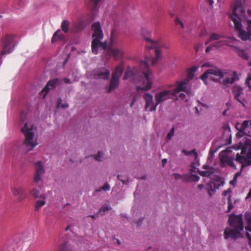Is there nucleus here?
Instances as JSON below:
<instances>
[{"instance_id":"nucleus-1","label":"nucleus","mask_w":251,"mask_h":251,"mask_svg":"<svg viewBox=\"0 0 251 251\" xmlns=\"http://www.w3.org/2000/svg\"><path fill=\"white\" fill-rule=\"evenodd\" d=\"M247 14L251 17V10L247 11ZM230 17L238 31V36L244 41L250 39L251 37V19H248L246 17L244 8L238 3H236L233 9V15H230Z\"/></svg>"},{"instance_id":"nucleus-2","label":"nucleus","mask_w":251,"mask_h":251,"mask_svg":"<svg viewBox=\"0 0 251 251\" xmlns=\"http://www.w3.org/2000/svg\"><path fill=\"white\" fill-rule=\"evenodd\" d=\"M150 72V71L147 62L142 61L140 62V68L136 67L131 69L128 67L123 78L124 79L129 78L131 82L143 84V87L137 86V90L147 91L151 87V82L149 77Z\"/></svg>"},{"instance_id":"nucleus-3","label":"nucleus","mask_w":251,"mask_h":251,"mask_svg":"<svg viewBox=\"0 0 251 251\" xmlns=\"http://www.w3.org/2000/svg\"><path fill=\"white\" fill-rule=\"evenodd\" d=\"M228 222L232 229H226L224 231V238L227 239L231 238L234 240L241 237V231L243 230L244 225L242 215H231L228 219Z\"/></svg>"},{"instance_id":"nucleus-4","label":"nucleus","mask_w":251,"mask_h":251,"mask_svg":"<svg viewBox=\"0 0 251 251\" xmlns=\"http://www.w3.org/2000/svg\"><path fill=\"white\" fill-rule=\"evenodd\" d=\"M35 130L34 126L31 123H26L21 129L25 136L23 148L26 152L32 150L37 145L36 140L34 139Z\"/></svg>"},{"instance_id":"nucleus-5","label":"nucleus","mask_w":251,"mask_h":251,"mask_svg":"<svg viewBox=\"0 0 251 251\" xmlns=\"http://www.w3.org/2000/svg\"><path fill=\"white\" fill-rule=\"evenodd\" d=\"M92 29L94 31L92 35L93 40L92 42V51L94 54H97L99 47L105 50L107 45L105 42L102 43L100 41L103 38V33L100 23L97 22L93 24Z\"/></svg>"},{"instance_id":"nucleus-6","label":"nucleus","mask_w":251,"mask_h":251,"mask_svg":"<svg viewBox=\"0 0 251 251\" xmlns=\"http://www.w3.org/2000/svg\"><path fill=\"white\" fill-rule=\"evenodd\" d=\"M226 72H223L217 67H214L206 70L201 76V78L204 82L209 78L215 82L220 83L221 79L225 76Z\"/></svg>"},{"instance_id":"nucleus-7","label":"nucleus","mask_w":251,"mask_h":251,"mask_svg":"<svg viewBox=\"0 0 251 251\" xmlns=\"http://www.w3.org/2000/svg\"><path fill=\"white\" fill-rule=\"evenodd\" d=\"M235 128L238 130L237 137H241L244 135L251 137V123H249L248 121H244L242 124L236 123Z\"/></svg>"},{"instance_id":"nucleus-8","label":"nucleus","mask_w":251,"mask_h":251,"mask_svg":"<svg viewBox=\"0 0 251 251\" xmlns=\"http://www.w3.org/2000/svg\"><path fill=\"white\" fill-rule=\"evenodd\" d=\"M245 88L239 85H234L232 88L234 99L245 106Z\"/></svg>"},{"instance_id":"nucleus-9","label":"nucleus","mask_w":251,"mask_h":251,"mask_svg":"<svg viewBox=\"0 0 251 251\" xmlns=\"http://www.w3.org/2000/svg\"><path fill=\"white\" fill-rule=\"evenodd\" d=\"M14 36L12 35H6L2 38V50L1 52V56L5 54L10 53L13 50L14 45L13 44Z\"/></svg>"},{"instance_id":"nucleus-10","label":"nucleus","mask_w":251,"mask_h":251,"mask_svg":"<svg viewBox=\"0 0 251 251\" xmlns=\"http://www.w3.org/2000/svg\"><path fill=\"white\" fill-rule=\"evenodd\" d=\"M172 96H173L172 91L165 90L157 93L155 95L154 99L156 101V104L158 105L172 98Z\"/></svg>"},{"instance_id":"nucleus-11","label":"nucleus","mask_w":251,"mask_h":251,"mask_svg":"<svg viewBox=\"0 0 251 251\" xmlns=\"http://www.w3.org/2000/svg\"><path fill=\"white\" fill-rule=\"evenodd\" d=\"M92 75L95 79H107L110 76V71L105 68L102 67L93 71Z\"/></svg>"},{"instance_id":"nucleus-12","label":"nucleus","mask_w":251,"mask_h":251,"mask_svg":"<svg viewBox=\"0 0 251 251\" xmlns=\"http://www.w3.org/2000/svg\"><path fill=\"white\" fill-rule=\"evenodd\" d=\"M251 150L247 153L246 156L240 155L237 153L236 161L242 164V169L244 167L251 165Z\"/></svg>"},{"instance_id":"nucleus-13","label":"nucleus","mask_w":251,"mask_h":251,"mask_svg":"<svg viewBox=\"0 0 251 251\" xmlns=\"http://www.w3.org/2000/svg\"><path fill=\"white\" fill-rule=\"evenodd\" d=\"M146 101L145 109L149 108V111L151 112L155 111L158 105L156 104V101L154 103L153 100V96L150 93H147L143 96Z\"/></svg>"},{"instance_id":"nucleus-14","label":"nucleus","mask_w":251,"mask_h":251,"mask_svg":"<svg viewBox=\"0 0 251 251\" xmlns=\"http://www.w3.org/2000/svg\"><path fill=\"white\" fill-rule=\"evenodd\" d=\"M107 52L110 56L114 58L115 60L121 59L124 55V51L121 49L111 46L108 47Z\"/></svg>"},{"instance_id":"nucleus-15","label":"nucleus","mask_w":251,"mask_h":251,"mask_svg":"<svg viewBox=\"0 0 251 251\" xmlns=\"http://www.w3.org/2000/svg\"><path fill=\"white\" fill-rule=\"evenodd\" d=\"M35 175L34 177V181L38 183L41 180V176L45 173V170L41 161H38L35 164Z\"/></svg>"},{"instance_id":"nucleus-16","label":"nucleus","mask_w":251,"mask_h":251,"mask_svg":"<svg viewBox=\"0 0 251 251\" xmlns=\"http://www.w3.org/2000/svg\"><path fill=\"white\" fill-rule=\"evenodd\" d=\"M230 77L226 76L225 78L220 81V84L226 86L228 84H232L235 81L239 79V76L236 72L233 71L230 75Z\"/></svg>"},{"instance_id":"nucleus-17","label":"nucleus","mask_w":251,"mask_h":251,"mask_svg":"<svg viewBox=\"0 0 251 251\" xmlns=\"http://www.w3.org/2000/svg\"><path fill=\"white\" fill-rule=\"evenodd\" d=\"M226 151L221 152L219 153L220 161L225 164L226 163L229 166L235 168V166L233 163V159L226 154Z\"/></svg>"},{"instance_id":"nucleus-18","label":"nucleus","mask_w":251,"mask_h":251,"mask_svg":"<svg viewBox=\"0 0 251 251\" xmlns=\"http://www.w3.org/2000/svg\"><path fill=\"white\" fill-rule=\"evenodd\" d=\"M183 91L187 94L192 95L191 90L187 87V85H185V83L183 82H177V87L172 91L173 93V96L176 97V95L180 92Z\"/></svg>"},{"instance_id":"nucleus-19","label":"nucleus","mask_w":251,"mask_h":251,"mask_svg":"<svg viewBox=\"0 0 251 251\" xmlns=\"http://www.w3.org/2000/svg\"><path fill=\"white\" fill-rule=\"evenodd\" d=\"M25 189L22 187H13L12 188V194L17 197L18 201H22L25 198Z\"/></svg>"},{"instance_id":"nucleus-20","label":"nucleus","mask_w":251,"mask_h":251,"mask_svg":"<svg viewBox=\"0 0 251 251\" xmlns=\"http://www.w3.org/2000/svg\"><path fill=\"white\" fill-rule=\"evenodd\" d=\"M61 80L58 78H55L50 80L47 84L46 86L44 87L42 91L45 92L47 94L50 89H54L57 86L60 85Z\"/></svg>"},{"instance_id":"nucleus-21","label":"nucleus","mask_w":251,"mask_h":251,"mask_svg":"<svg viewBox=\"0 0 251 251\" xmlns=\"http://www.w3.org/2000/svg\"><path fill=\"white\" fill-rule=\"evenodd\" d=\"M119 77L118 76H112L111 79L110 81V85L109 86H107L106 88H108L107 92L110 93L113 90L116 89L119 83Z\"/></svg>"},{"instance_id":"nucleus-22","label":"nucleus","mask_w":251,"mask_h":251,"mask_svg":"<svg viewBox=\"0 0 251 251\" xmlns=\"http://www.w3.org/2000/svg\"><path fill=\"white\" fill-rule=\"evenodd\" d=\"M144 39H145V40L151 44L150 45L146 46V47L150 49H151L152 48H155L156 47H162L160 44V43L158 41L152 40L149 37H144Z\"/></svg>"},{"instance_id":"nucleus-23","label":"nucleus","mask_w":251,"mask_h":251,"mask_svg":"<svg viewBox=\"0 0 251 251\" xmlns=\"http://www.w3.org/2000/svg\"><path fill=\"white\" fill-rule=\"evenodd\" d=\"M123 72V63L122 62L120 64L118 65L115 71L112 73V76H118L120 77Z\"/></svg>"},{"instance_id":"nucleus-24","label":"nucleus","mask_w":251,"mask_h":251,"mask_svg":"<svg viewBox=\"0 0 251 251\" xmlns=\"http://www.w3.org/2000/svg\"><path fill=\"white\" fill-rule=\"evenodd\" d=\"M110 185L107 182H106L102 186L100 187L94 192L93 196L97 195L98 193L101 191H108L110 190Z\"/></svg>"},{"instance_id":"nucleus-25","label":"nucleus","mask_w":251,"mask_h":251,"mask_svg":"<svg viewBox=\"0 0 251 251\" xmlns=\"http://www.w3.org/2000/svg\"><path fill=\"white\" fill-rule=\"evenodd\" d=\"M31 195L33 196L35 198H40L42 199H45L46 198V196L45 194H40V192L39 190H37L36 188H33L30 191Z\"/></svg>"},{"instance_id":"nucleus-26","label":"nucleus","mask_w":251,"mask_h":251,"mask_svg":"<svg viewBox=\"0 0 251 251\" xmlns=\"http://www.w3.org/2000/svg\"><path fill=\"white\" fill-rule=\"evenodd\" d=\"M231 48H232L233 50L236 51L238 55L241 57L242 58L244 59L248 58V55L244 50H240L236 46H231Z\"/></svg>"},{"instance_id":"nucleus-27","label":"nucleus","mask_w":251,"mask_h":251,"mask_svg":"<svg viewBox=\"0 0 251 251\" xmlns=\"http://www.w3.org/2000/svg\"><path fill=\"white\" fill-rule=\"evenodd\" d=\"M245 219L247 221L248 225L246 226V230L251 232V213H246L245 214Z\"/></svg>"},{"instance_id":"nucleus-28","label":"nucleus","mask_w":251,"mask_h":251,"mask_svg":"<svg viewBox=\"0 0 251 251\" xmlns=\"http://www.w3.org/2000/svg\"><path fill=\"white\" fill-rule=\"evenodd\" d=\"M200 177L196 175H185V178L183 181H191L194 182H197L200 180Z\"/></svg>"},{"instance_id":"nucleus-29","label":"nucleus","mask_w":251,"mask_h":251,"mask_svg":"<svg viewBox=\"0 0 251 251\" xmlns=\"http://www.w3.org/2000/svg\"><path fill=\"white\" fill-rule=\"evenodd\" d=\"M100 0H89L88 3V6L90 7L91 10L95 11L97 8V5Z\"/></svg>"},{"instance_id":"nucleus-30","label":"nucleus","mask_w":251,"mask_h":251,"mask_svg":"<svg viewBox=\"0 0 251 251\" xmlns=\"http://www.w3.org/2000/svg\"><path fill=\"white\" fill-rule=\"evenodd\" d=\"M112 209V207L108 204H104L102 205L98 211V213L101 215H104L108 211Z\"/></svg>"},{"instance_id":"nucleus-31","label":"nucleus","mask_w":251,"mask_h":251,"mask_svg":"<svg viewBox=\"0 0 251 251\" xmlns=\"http://www.w3.org/2000/svg\"><path fill=\"white\" fill-rule=\"evenodd\" d=\"M251 148V139H247L245 143V146L243 147L242 150L241 154H243L246 153L247 150H250Z\"/></svg>"},{"instance_id":"nucleus-32","label":"nucleus","mask_w":251,"mask_h":251,"mask_svg":"<svg viewBox=\"0 0 251 251\" xmlns=\"http://www.w3.org/2000/svg\"><path fill=\"white\" fill-rule=\"evenodd\" d=\"M182 153L187 156L191 155L192 154L194 155V156H195V159L196 160H197L198 157V154L195 149H193V150H192L191 151H186L185 150H182Z\"/></svg>"},{"instance_id":"nucleus-33","label":"nucleus","mask_w":251,"mask_h":251,"mask_svg":"<svg viewBox=\"0 0 251 251\" xmlns=\"http://www.w3.org/2000/svg\"><path fill=\"white\" fill-rule=\"evenodd\" d=\"M223 36L221 35L216 33H212L209 36V41H218Z\"/></svg>"},{"instance_id":"nucleus-34","label":"nucleus","mask_w":251,"mask_h":251,"mask_svg":"<svg viewBox=\"0 0 251 251\" xmlns=\"http://www.w3.org/2000/svg\"><path fill=\"white\" fill-rule=\"evenodd\" d=\"M198 173L201 176L209 177L212 174L214 173V171H201L199 170H198Z\"/></svg>"},{"instance_id":"nucleus-35","label":"nucleus","mask_w":251,"mask_h":251,"mask_svg":"<svg viewBox=\"0 0 251 251\" xmlns=\"http://www.w3.org/2000/svg\"><path fill=\"white\" fill-rule=\"evenodd\" d=\"M155 57L152 58L151 59V64L152 65H155L156 64V63L158 61V59L160 57L161 51L159 50L156 49L155 51Z\"/></svg>"},{"instance_id":"nucleus-36","label":"nucleus","mask_w":251,"mask_h":251,"mask_svg":"<svg viewBox=\"0 0 251 251\" xmlns=\"http://www.w3.org/2000/svg\"><path fill=\"white\" fill-rule=\"evenodd\" d=\"M92 157L96 161L101 162L102 160L103 153L99 151L98 154L92 155Z\"/></svg>"},{"instance_id":"nucleus-37","label":"nucleus","mask_w":251,"mask_h":251,"mask_svg":"<svg viewBox=\"0 0 251 251\" xmlns=\"http://www.w3.org/2000/svg\"><path fill=\"white\" fill-rule=\"evenodd\" d=\"M69 22L67 20H64L62 22V25H61V28L62 30L65 32L67 33L69 31Z\"/></svg>"},{"instance_id":"nucleus-38","label":"nucleus","mask_w":251,"mask_h":251,"mask_svg":"<svg viewBox=\"0 0 251 251\" xmlns=\"http://www.w3.org/2000/svg\"><path fill=\"white\" fill-rule=\"evenodd\" d=\"M225 43H226L224 40H218L212 44V46L214 48L219 49L224 46Z\"/></svg>"},{"instance_id":"nucleus-39","label":"nucleus","mask_w":251,"mask_h":251,"mask_svg":"<svg viewBox=\"0 0 251 251\" xmlns=\"http://www.w3.org/2000/svg\"><path fill=\"white\" fill-rule=\"evenodd\" d=\"M226 39L224 40L226 43L225 44V45L231 47L230 44H234L235 42H236V39L234 37H226Z\"/></svg>"},{"instance_id":"nucleus-40","label":"nucleus","mask_w":251,"mask_h":251,"mask_svg":"<svg viewBox=\"0 0 251 251\" xmlns=\"http://www.w3.org/2000/svg\"><path fill=\"white\" fill-rule=\"evenodd\" d=\"M197 70V67H193L188 70L187 77L189 78V79H191L192 78L193 75L196 72Z\"/></svg>"},{"instance_id":"nucleus-41","label":"nucleus","mask_w":251,"mask_h":251,"mask_svg":"<svg viewBox=\"0 0 251 251\" xmlns=\"http://www.w3.org/2000/svg\"><path fill=\"white\" fill-rule=\"evenodd\" d=\"M117 177V178L123 183V184L127 185L129 182L128 176H126L125 179H124L122 178L123 176L121 175H118Z\"/></svg>"},{"instance_id":"nucleus-42","label":"nucleus","mask_w":251,"mask_h":251,"mask_svg":"<svg viewBox=\"0 0 251 251\" xmlns=\"http://www.w3.org/2000/svg\"><path fill=\"white\" fill-rule=\"evenodd\" d=\"M46 202L44 201H37L35 205V210L38 211L41 207L44 205Z\"/></svg>"},{"instance_id":"nucleus-43","label":"nucleus","mask_w":251,"mask_h":251,"mask_svg":"<svg viewBox=\"0 0 251 251\" xmlns=\"http://www.w3.org/2000/svg\"><path fill=\"white\" fill-rule=\"evenodd\" d=\"M62 34L61 33V31L60 30H58L56 31L53 34V37L51 39V42L54 43L55 42V37H57L59 39L61 38V36H62Z\"/></svg>"},{"instance_id":"nucleus-44","label":"nucleus","mask_w":251,"mask_h":251,"mask_svg":"<svg viewBox=\"0 0 251 251\" xmlns=\"http://www.w3.org/2000/svg\"><path fill=\"white\" fill-rule=\"evenodd\" d=\"M175 128V127H172L171 130L167 134V138L168 140H170L172 138V137L174 135Z\"/></svg>"},{"instance_id":"nucleus-45","label":"nucleus","mask_w":251,"mask_h":251,"mask_svg":"<svg viewBox=\"0 0 251 251\" xmlns=\"http://www.w3.org/2000/svg\"><path fill=\"white\" fill-rule=\"evenodd\" d=\"M173 176L175 180L182 179L183 181V179L185 178V175L182 176L178 173H174Z\"/></svg>"},{"instance_id":"nucleus-46","label":"nucleus","mask_w":251,"mask_h":251,"mask_svg":"<svg viewBox=\"0 0 251 251\" xmlns=\"http://www.w3.org/2000/svg\"><path fill=\"white\" fill-rule=\"evenodd\" d=\"M59 249L60 251H71L69 249H68L67 244L66 243H63L60 245L59 247Z\"/></svg>"},{"instance_id":"nucleus-47","label":"nucleus","mask_w":251,"mask_h":251,"mask_svg":"<svg viewBox=\"0 0 251 251\" xmlns=\"http://www.w3.org/2000/svg\"><path fill=\"white\" fill-rule=\"evenodd\" d=\"M61 99L60 98L59 100H58V103L57 104V107H62V108L65 109V108H68L69 107V104L68 103H65V104H62L61 103Z\"/></svg>"},{"instance_id":"nucleus-48","label":"nucleus","mask_w":251,"mask_h":251,"mask_svg":"<svg viewBox=\"0 0 251 251\" xmlns=\"http://www.w3.org/2000/svg\"><path fill=\"white\" fill-rule=\"evenodd\" d=\"M83 28H84V26H83V23L81 22H79L76 25L75 31L82 30Z\"/></svg>"},{"instance_id":"nucleus-49","label":"nucleus","mask_w":251,"mask_h":251,"mask_svg":"<svg viewBox=\"0 0 251 251\" xmlns=\"http://www.w3.org/2000/svg\"><path fill=\"white\" fill-rule=\"evenodd\" d=\"M242 169H242V168H241V169L240 171L237 172V173L235 174V175H234V178H233V181H235V183H236V182H237V177H238V176H241V172H242Z\"/></svg>"},{"instance_id":"nucleus-50","label":"nucleus","mask_w":251,"mask_h":251,"mask_svg":"<svg viewBox=\"0 0 251 251\" xmlns=\"http://www.w3.org/2000/svg\"><path fill=\"white\" fill-rule=\"evenodd\" d=\"M175 24L177 25L179 24L181 27V28H184V24L183 23L180 21V20L178 18H176L175 20Z\"/></svg>"},{"instance_id":"nucleus-51","label":"nucleus","mask_w":251,"mask_h":251,"mask_svg":"<svg viewBox=\"0 0 251 251\" xmlns=\"http://www.w3.org/2000/svg\"><path fill=\"white\" fill-rule=\"evenodd\" d=\"M231 192H232V190H231V189L230 188H229V189H228L224 191L223 192L222 195L224 196H227V195L228 196L229 195H230L231 194Z\"/></svg>"},{"instance_id":"nucleus-52","label":"nucleus","mask_w":251,"mask_h":251,"mask_svg":"<svg viewBox=\"0 0 251 251\" xmlns=\"http://www.w3.org/2000/svg\"><path fill=\"white\" fill-rule=\"evenodd\" d=\"M246 83L251 89V76L246 79Z\"/></svg>"},{"instance_id":"nucleus-53","label":"nucleus","mask_w":251,"mask_h":251,"mask_svg":"<svg viewBox=\"0 0 251 251\" xmlns=\"http://www.w3.org/2000/svg\"><path fill=\"white\" fill-rule=\"evenodd\" d=\"M202 168L205 169V170H209V171H214V169L213 167L207 166V165H203Z\"/></svg>"},{"instance_id":"nucleus-54","label":"nucleus","mask_w":251,"mask_h":251,"mask_svg":"<svg viewBox=\"0 0 251 251\" xmlns=\"http://www.w3.org/2000/svg\"><path fill=\"white\" fill-rule=\"evenodd\" d=\"M227 204H228V208H227V212H229V211H230V210L231 209H232L233 208V205H232V203H227Z\"/></svg>"},{"instance_id":"nucleus-55","label":"nucleus","mask_w":251,"mask_h":251,"mask_svg":"<svg viewBox=\"0 0 251 251\" xmlns=\"http://www.w3.org/2000/svg\"><path fill=\"white\" fill-rule=\"evenodd\" d=\"M246 236L249 240L248 243L250 245V246H251V236L249 233H247Z\"/></svg>"},{"instance_id":"nucleus-56","label":"nucleus","mask_w":251,"mask_h":251,"mask_svg":"<svg viewBox=\"0 0 251 251\" xmlns=\"http://www.w3.org/2000/svg\"><path fill=\"white\" fill-rule=\"evenodd\" d=\"M246 236L249 240L248 243L250 245V246H251V236L249 233H247Z\"/></svg>"},{"instance_id":"nucleus-57","label":"nucleus","mask_w":251,"mask_h":251,"mask_svg":"<svg viewBox=\"0 0 251 251\" xmlns=\"http://www.w3.org/2000/svg\"><path fill=\"white\" fill-rule=\"evenodd\" d=\"M224 128L225 131H228V132L230 131V127L227 124L224 125Z\"/></svg>"},{"instance_id":"nucleus-58","label":"nucleus","mask_w":251,"mask_h":251,"mask_svg":"<svg viewBox=\"0 0 251 251\" xmlns=\"http://www.w3.org/2000/svg\"><path fill=\"white\" fill-rule=\"evenodd\" d=\"M112 239L114 240H115V242H114L115 244H117L118 245H121V242L118 239L116 238L115 237H113Z\"/></svg>"},{"instance_id":"nucleus-59","label":"nucleus","mask_w":251,"mask_h":251,"mask_svg":"<svg viewBox=\"0 0 251 251\" xmlns=\"http://www.w3.org/2000/svg\"><path fill=\"white\" fill-rule=\"evenodd\" d=\"M99 213H98V212L96 215H89L88 217H90L92 218L93 219L95 220L99 217Z\"/></svg>"},{"instance_id":"nucleus-60","label":"nucleus","mask_w":251,"mask_h":251,"mask_svg":"<svg viewBox=\"0 0 251 251\" xmlns=\"http://www.w3.org/2000/svg\"><path fill=\"white\" fill-rule=\"evenodd\" d=\"M213 47L212 46V45H210V46H208L206 50H205V52L206 53H208L211 50H212V48H213Z\"/></svg>"},{"instance_id":"nucleus-61","label":"nucleus","mask_w":251,"mask_h":251,"mask_svg":"<svg viewBox=\"0 0 251 251\" xmlns=\"http://www.w3.org/2000/svg\"><path fill=\"white\" fill-rule=\"evenodd\" d=\"M64 81H65V83H68V84H70L71 83V80L70 78H64Z\"/></svg>"},{"instance_id":"nucleus-62","label":"nucleus","mask_w":251,"mask_h":251,"mask_svg":"<svg viewBox=\"0 0 251 251\" xmlns=\"http://www.w3.org/2000/svg\"><path fill=\"white\" fill-rule=\"evenodd\" d=\"M167 162V159H163L162 160V166L163 167H164L165 164Z\"/></svg>"},{"instance_id":"nucleus-63","label":"nucleus","mask_w":251,"mask_h":251,"mask_svg":"<svg viewBox=\"0 0 251 251\" xmlns=\"http://www.w3.org/2000/svg\"><path fill=\"white\" fill-rule=\"evenodd\" d=\"M185 95L183 93H181L179 95V98L181 99H184L185 98Z\"/></svg>"},{"instance_id":"nucleus-64","label":"nucleus","mask_w":251,"mask_h":251,"mask_svg":"<svg viewBox=\"0 0 251 251\" xmlns=\"http://www.w3.org/2000/svg\"><path fill=\"white\" fill-rule=\"evenodd\" d=\"M231 195H229L228 197V201H227V203H232L231 199Z\"/></svg>"}]
</instances>
